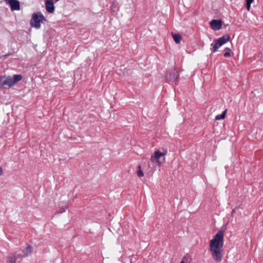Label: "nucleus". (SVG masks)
Returning a JSON list of instances; mask_svg holds the SVG:
<instances>
[{"label":"nucleus","mask_w":263,"mask_h":263,"mask_svg":"<svg viewBox=\"0 0 263 263\" xmlns=\"http://www.w3.org/2000/svg\"><path fill=\"white\" fill-rule=\"evenodd\" d=\"M225 50H228V51H231V49L230 48H228V47L226 48H225Z\"/></svg>","instance_id":"21"},{"label":"nucleus","mask_w":263,"mask_h":263,"mask_svg":"<svg viewBox=\"0 0 263 263\" xmlns=\"http://www.w3.org/2000/svg\"><path fill=\"white\" fill-rule=\"evenodd\" d=\"M224 232L219 231L209 241V251L212 258L220 262L223 257Z\"/></svg>","instance_id":"1"},{"label":"nucleus","mask_w":263,"mask_h":263,"mask_svg":"<svg viewBox=\"0 0 263 263\" xmlns=\"http://www.w3.org/2000/svg\"><path fill=\"white\" fill-rule=\"evenodd\" d=\"M230 40V36L228 34H225L219 39L214 40L215 44H211V46H213V48L211 49L212 52L213 53L216 52L220 47L228 42Z\"/></svg>","instance_id":"3"},{"label":"nucleus","mask_w":263,"mask_h":263,"mask_svg":"<svg viewBox=\"0 0 263 263\" xmlns=\"http://www.w3.org/2000/svg\"><path fill=\"white\" fill-rule=\"evenodd\" d=\"M137 175L139 177H143L144 176V173L142 172V171L141 170V168L140 166L139 167V170L137 171Z\"/></svg>","instance_id":"17"},{"label":"nucleus","mask_w":263,"mask_h":263,"mask_svg":"<svg viewBox=\"0 0 263 263\" xmlns=\"http://www.w3.org/2000/svg\"><path fill=\"white\" fill-rule=\"evenodd\" d=\"M17 256L16 254H13L8 256L7 258V263H16Z\"/></svg>","instance_id":"10"},{"label":"nucleus","mask_w":263,"mask_h":263,"mask_svg":"<svg viewBox=\"0 0 263 263\" xmlns=\"http://www.w3.org/2000/svg\"><path fill=\"white\" fill-rule=\"evenodd\" d=\"M3 173V170L2 168H0V177L2 175Z\"/></svg>","instance_id":"20"},{"label":"nucleus","mask_w":263,"mask_h":263,"mask_svg":"<svg viewBox=\"0 0 263 263\" xmlns=\"http://www.w3.org/2000/svg\"><path fill=\"white\" fill-rule=\"evenodd\" d=\"M1 84L4 86L11 87L14 85L12 78L11 77L2 76L0 80Z\"/></svg>","instance_id":"5"},{"label":"nucleus","mask_w":263,"mask_h":263,"mask_svg":"<svg viewBox=\"0 0 263 263\" xmlns=\"http://www.w3.org/2000/svg\"><path fill=\"white\" fill-rule=\"evenodd\" d=\"M166 153L167 151L166 150L164 151L163 152H161L159 150L155 151L154 154L151 157V162L158 165H160L164 162Z\"/></svg>","instance_id":"2"},{"label":"nucleus","mask_w":263,"mask_h":263,"mask_svg":"<svg viewBox=\"0 0 263 263\" xmlns=\"http://www.w3.org/2000/svg\"><path fill=\"white\" fill-rule=\"evenodd\" d=\"M45 4L46 10L48 13H52L54 12L55 7L52 0H45Z\"/></svg>","instance_id":"7"},{"label":"nucleus","mask_w":263,"mask_h":263,"mask_svg":"<svg viewBox=\"0 0 263 263\" xmlns=\"http://www.w3.org/2000/svg\"><path fill=\"white\" fill-rule=\"evenodd\" d=\"M180 263H190L189 259L186 257H184L182 258Z\"/></svg>","instance_id":"18"},{"label":"nucleus","mask_w":263,"mask_h":263,"mask_svg":"<svg viewBox=\"0 0 263 263\" xmlns=\"http://www.w3.org/2000/svg\"><path fill=\"white\" fill-rule=\"evenodd\" d=\"M211 28L214 31H217L221 28L222 21L220 20H212L210 22Z\"/></svg>","instance_id":"6"},{"label":"nucleus","mask_w":263,"mask_h":263,"mask_svg":"<svg viewBox=\"0 0 263 263\" xmlns=\"http://www.w3.org/2000/svg\"><path fill=\"white\" fill-rule=\"evenodd\" d=\"M22 79V76L21 74H15L12 78L14 84Z\"/></svg>","instance_id":"14"},{"label":"nucleus","mask_w":263,"mask_h":263,"mask_svg":"<svg viewBox=\"0 0 263 263\" xmlns=\"http://www.w3.org/2000/svg\"><path fill=\"white\" fill-rule=\"evenodd\" d=\"M7 4L10 6L12 11L20 9V3L17 0H10Z\"/></svg>","instance_id":"8"},{"label":"nucleus","mask_w":263,"mask_h":263,"mask_svg":"<svg viewBox=\"0 0 263 263\" xmlns=\"http://www.w3.org/2000/svg\"><path fill=\"white\" fill-rule=\"evenodd\" d=\"M178 72L177 70H174L170 74L169 79L172 81H176L178 77Z\"/></svg>","instance_id":"11"},{"label":"nucleus","mask_w":263,"mask_h":263,"mask_svg":"<svg viewBox=\"0 0 263 263\" xmlns=\"http://www.w3.org/2000/svg\"><path fill=\"white\" fill-rule=\"evenodd\" d=\"M22 252H23V254L21 255L22 257L28 256L32 253L33 248L31 246L28 245V246H26L22 250Z\"/></svg>","instance_id":"9"},{"label":"nucleus","mask_w":263,"mask_h":263,"mask_svg":"<svg viewBox=\"0 0 263 263\" xmlns=\"http://www.w3.org/2000/svg\"><path fill=\"white\" fill-rule=\"evenodd\" d=\"M254 0H246L247 9L248 11L250 10L251 4L253 2Z\"/></svg>","instance_id":"16"},{"label":"nucleus","mask_w":263,"mask_h":263,"mask_svg":"<svg viewBox=\"0 0 263 263\" xmlns=\"http://www.w3.org/2000/svg\"><path fill=\"white\" fill-rule=\"evenodd\" d=\"M226 112L227 109H226L222 114L216 116L215 117V119L216 120L223 119L225 118Z\"/></svg>","instance_id":"15"},{"label":"nucleus","mask_w":263,"mask_h":263,"mask_svg":"<svg viewBox=\"0 0 263 263\" xmlns=\"http://www.w3.org/2000/svg\"><path fill=\"white\" fill-rule=\"evenodd\" d=\"M233 54L232 51H227L224 53V56L225 57H230Z\"/></svg>","instance_id":"19"},{"label":"nucleus","mask_w":263,"mask_h":263,"mask_svg":"<svg viewBox=\"0 0 263 263\" xmlns=\"http://www.w3.org/2000/svg\"><path fill=\"white\" fill-rule=\"evenodd\" d=\"M68 209V206L67 204L62 205L60 206L57 211V213L58 214H62L65 212Z\"/></svg>","instance_id":"12"},{"label":"nucleus","mask_w":263,"mask_h":263,"mask_svg":"<svg viewBox=\"0 0 263 263\" xmlns=\"http://www.w3.org/2000/svg\"><path fill=\"white\" fill-rule=\"evenodd\" d=\"M172 34L175 42L177 44L179 43L181 40V36L179 34H174L172 33Z\"/></svg>","instance_id":"13"},{"label":"nucleus","mask_w":263,"mask_h":263,"mask_svg":"<svg viewBox=\"0 0 263 263\" xmlns=\"http://www.w3.org/2000/svg\"><path fill=\"white\" fill-rule=\"evenodd\" d=\"M45 20V17L41 12L34 13L32 15V21L31 23V26L39 29L41 27V23Z\"/></svg>","instance_id":"4"}]
</instances>
